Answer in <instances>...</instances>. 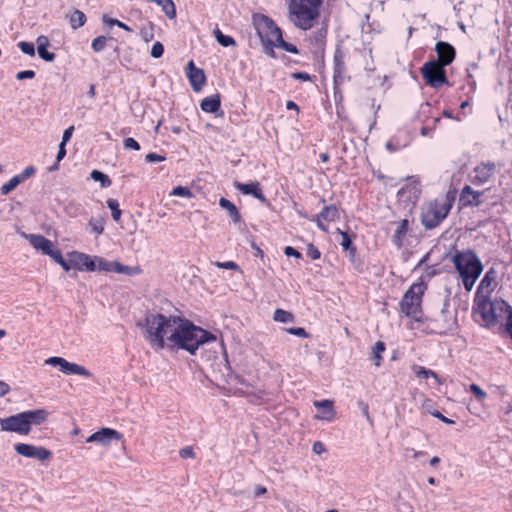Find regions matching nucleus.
I'll use <instances>...</instances> for the list:
<instances>
[{"instance_id":"nucleus-1","label":"nucleus","mask_w":512,"mask_h":512,"mask_svg":"<svg viewBox=\"0 0 512 512\" xmlns=\"http://www.w3.org/2000/svg\"><path fill=\"white\" fill-rule=\"evenodd\" d=\"M216 339L215 334L179 317L174 333L169 337L168 348L171 350H185L189 354L195 355L201 345L214 342Z\"/></svg>"},{"instance_id":"nucleus-2","label":"nucleus","mask_w":512,"mask_h":512,"mask_svg":"<svg viewBox=\"0 0 512 512\" xmlns=\"http://www.w3.org/2000/svg\"><path fill=\"white\" fill-rule=\"evenodd\" d=\"M178 322V316L154 313L148 314L137 326L145 330L144 338L151 348L160 351L169 347V337L174 333Z\"/></svg>"},{"instance_id":"nucleus-3","label":"nucleus","mask_w":512,"mask_h":512,"mask_svg":"<svg viewBox=\"0 0 512 512\" xmlns=\"http://www.w3.org/2000/svg\"><path fill=\"white\" fill-rule=\"evenodd\" d=\"M452 262L466 291H471L483 271V265L472 249L458 251L452 256Z\"/></svg>"},{"instance_id":"nucleus-4","label":"nucleus","mask_w":512,"mask_h":512,"mask_svg":"<svg viewBox=\"0 0 512 512\" xmlns=\"http://www.w3.org/2000/svg\"><path fill=\"white\" fill-rule=\"evenodd\" d=\"M322 3L323 0H291L289 5L290 21L303 30L312 28L315 19L319 16Z\"/></svg>"},{"instance_id":"nucleus-5","label":"nucleus","mask_w":512,"mask_h":512,"mask_svg":"<svg viewBox=\"0 0 512 512\" xmlns=\"http://www.w3.org/2000/svg\"><path fill=\"white\" fill-rule=\"evenodd\" d=\"M509 306L510 305L502 299H476L474 314L480 317L485 327H492L504 321V316L506 312H508Z\"/></svg>"},{"instance_id":"nucleus-6","label":"nucleus","mask_w":512,"mask_h":512,"mask_svg":"<svg viewBox=\"0 0 512 512\" xmlns=\"http://www.w3.org/2000/svg\"><path fill=\"white\" fill-rule=\"evenodd\" d=\"M255 27L263 47V52L269 57L275 58L274 47H276L277 43L282 38L281 29L271 18L265 15L258 18Z\"/></svg>"},{"instance_id":"nucleus-7","label":"nucleus","mask_w":512,"mask_h":512,"mask_svg":"<svg viewBox=\"0 0 512 512\" xmlns=\"http://www.w3.org/2000/svg\"><path fill=\"white\" fill-rule=\"evenodd\" d=\"M426 285L423 282L414 283L405 292L402 300L400 301L401 312L407 317H411L416 321L421 318V304L422 296L426 290Z\"/></svg>"},{"instance_id":"nucleus-8","label":"nucleus","mask_w":512,"mask_h":512,"mask_svg":"<svg viewBox=\"0 0 512 512\" xmlns=\"http://www.w3.org/2000/svg\"><path fill=\"white\" fill-rule=\"evenodd\" d=\"M452 208V202L445 200H435L429 202L422 211L421 222L426 229L436 228L449 214Z\"/></svg>"},{"instance_id":"nucleus-9","label":"nucleus","mask_w":512,"mask_h":512,"mask_svg":"<svg viewBox=\"0 0 512 512\" xmlns=\"http://www.w3.org/2000/svg\"><path fill=\"white\" fill-rule=\"evenodd\" d=\"M421 73L426 84L434 89H439L443 85H450L445 67L435 60L426 62L421 68Z\"/></svg>"},{"instance_id":"nucleus-10","label":"nucleus","mask_w":512,"mask_h":512,"mask_svg":"<svg viewBox=\"0 0 512 512\" xmlns=\"http://www.w3.org/2000/svg\"><path fill=\"white\" fill-rule=\"evenodd\" d=\"M497 172V165L492 161H483L476 165L470 174V181L475 186L488 184Z\"/></svg>"},{"instance_id":"nucleus-11","label":"nucleus","mask_w":512,"mask_h":512,"mask_svg":"<svg viewBox=\"0 0 512 512\" xmlns=\"http://www.w3.org/2000/svg\"><path fill=\"white\" fill-rule=\"evenodd\" d=\"M14 450L18 455L26 458L36 459L40 462L49 461L52 458V452L43 446L17 443L14 445Z\"/></svg>"},{"instance_id":"nucleus-12","label":"nucleus","mask_w":512,"mask_h":512,"mask_svg":"<svg viewBox=\"0 0 512 512\" xmlns=\"http://www.w3.org/2000/svg\"><path fill=\"white\" fill-rule=\"evenodd\" d=\"M344 59L345 52L341 46H337L333 55V82L335 89L350 79L347 74Z\"/></svg>"},{"instance_id":"nucleus-13","label":"nucleus","mask_w":512,"mask_h":512,"mask_svg":"<svg viewBox=\"0 0 512 512\" xmlns=\"http://www.w3.org/2000/svg\"><path fill=\"white\" fill-rule=\"evenodd\" d=\"M0 427L2 431L15 432L21 435L30 433V428L23 412L7 418H0Z\"/></svg>"},{"instance_id":"nucleus-14","label":"nucleus","mask_w":512,"mask_h":512,"mask_svg":"<svg viewBox=\"0 0 512 512\" xmlns=\"http://www.w3.org/2000/svg\"><path fill=\"white\" fill-rule=\"evenodd\" d=\"M122 434L112 428H102L99 431L91 434L87 439V443H97L101 446L107 447L113 441H119Z\"/></svg>"},{"instance_id":"nucleus-15","label":"nucleus","mask_w":512,"mask_h":512,"mask_svg":"<svg viewBox=\"0 0 512 512\" xmlns=\"http://www.w3.org/2000/svg\"><path fill=\"white\" fill-rule=\"evenodd\" d=\"M340 214L339 210L335 205H329L325 206L321 212L316 215L314 218H311V221H315L317 224V227L326 232L328 230L325 223L334 222L339 220Z\"/></svg>"},{"instance_id":"nucleus-16","label":"nucleus","mask_w":512,"mask_h":512,"mask_svg":"<svg viewBox=\"0 0 512 512\" xmlns=\"http://www.w3.org/2000/svg\"><path fill=\"white\" fill-rule=\"evenodd\" d=\"M435 51L438 57L435 61L441 63L444 67L450 65L456 56L455 48L450 43L444 41H438L436 43Z\"/></svg>"},{"instance_id":"nucleus-17","label":"nucleus","mask_w":512,"mask_h":512,"mask_svg":"<svg viewBox=\"0 0 512 512\" xmlns=\"http://www.w3.org/2000/svg\"><path fill=\"white\" fill-rule=\"evenodd\" d=\"M483 192L475 191L471 186L465 185L459 195V201L462 206H480L482 204L481 197Z\"/></svg>"},{"instance_id":"nucleus-18","label":"nucleus","mask_w":512,"mask_h":512,"mask_svg":"<svg viewBox=\"0 0 512 512\" xmlns=\"http://www.w3.org/2000/svg\"><path fill=\"white\" fill-rule=\"evenodd\" d=\"M187 77L194 91L198 92L206 81V77L202 69L197 68L191 60L187 64Z\"/></svg>"},{"instance_id":"nucleus-19","label":"nucleus","mask_w":512,"mask_h":512,"mask_svg":"<svg viewBox=\"0 0 512 512\" xmlns=\"http://www.w3.org/2000/svg\"><path fill=\"white\" fill-rule=\"evenodd\" d=\"M234 187L238 191L242 192L245 195L254 196L256 199L260 200L261 202L266 201V197L264 196V194L261 190L259 182L241 183V182L236 181L234 183Z\"/></svg>"},{"instance_id":"nucleus-20","label":"nucleus","mask_w":512,"mask_h":512,"mask_svg":"<svg viewBox=\"0 0 512 512\" xmlns=\"http://www.w3.org/2000/svg\"><path fill=\"white\" fill-rule=\"evenodd\" d=\"M314 406L318 410V415L316 416L318 419L331 421L335 416V410L333 407V401L331 400H321L315 401Z\"/></svg>"},{"instance_id":"nucleus-21","label":"nucleus","mask_w":512,"mask_h":512,"mask_svg":"<svg viewBox=\"0 0 512 512\" xmlns=\"http://www.w3.org/2000/svg\"><path fill=\"white\" fill-rule=\"evenodd\" d=\"M27 239L33 248L41 251L44 255L49 253V249L53 246V243L49 239L39 234H29Z\"/></svg>"},{"instance_id":"nucleus-22","label":"nucleus","mask_w":512,"mask_h":512,"mask_svg":"<svg viewBox=\"0 0 512 512\" xmlns=\"http://www.w3.org/2000/svg\"><path fill=\"white\" fill-rule=\"evenodd\" d=\"M36 43L39 57L47 62L54 61L55 54L47 50L50 44L48 37L45 35H40L37 37Z\"/></svg>"},{"instance_id":"nucleus-23","label":"nucleus","mask_w":512,"mask_h":512,"mask_svg":"<svg viewBox=\"0 0 512 512\" xmlns=\"http://www.w3.org/2000/svg\"><path fill=\"white\" fill-rule=\"evenodd\" d=\"M24 417L28 422V426L31 429L32 425H41L46 421L48 412L44 409L28 410L23 412Z\"/></svg>"},{"instance_id":"nucleus-24","label":"nucleus","mask_w":512,"mask_h":512,"mask_svg":"<svg viewBox=\"0 0 512 512\" xmlns=\"http://www.w3.org/2000/svg\"><path fill=\"white\" fill-rule=\"evenodd\" d=\"M408 228L409 221L407 219H402L397 223V228L395 229L392 237V242L397 248H401L403 246L404 237L407 234Z\"/></svg>"},{"instance_id":"nucleus-25","label":"nucleus","mask_w":512,"mask_h":512,"mask_svg":"<svg viewBox=\"0 0 512 512\" xmlns=\"http://www.w3.org/2000/svg\"><path fill=\"white\" fill-rule=\"evenodd\" d=\"M221 106V100L219 94H214L202 99L200 108L206 113H216Z\"/></svg>"},{"instance_id":"nucleus-26","label":"nucleus","mask_w":512,"mask_h":512,"mask_svg":"<svg viewBox=\"0 0 512 512\" xmlns=\"http://www.w3.org/2000/svg\"><path fill=\"white\" fill-rule=\"evenodd\" d=\"M219 205L221 208L225 209L233 223H239L241 221V214L238 208L232 203L230 200L221 197L219 200Z\"/></svg>"},{"instance_id":"nucleus-27","label":"nucleus","mask_w":512,"mask_h":512,"mask_svg":"<svg viewBox=\"0 0 512 512\" xmlns=\"http://www.w3.org/2000/svg\"><path fill=\"white\" fill-rule=\"evenodd\" d=\"M420 187L419 183L417 181H413L409 185H407L405 188H402L398 194L401 198H407V200L411 202H415L419 195H420Z\"/></svg>"},{"instance_id":"nucleus-28","label":"nucleus","mask_w":512,"mask_h":512,"mask_svg":"<svg viewBox=\"0 0 512 512\" xmlns=\"http://www.w3.org/2000/svg\"><path fill=\"white\" fill-rule=\"evenodd\" d=\"M86 260H88L87 254H84V253H81L78 251H73V252L69 253V262L77 270H80V271L84 270V265H85Z\"/></svg>"},{"instance_id":"nucleus-29","label":"nucleus","mask_w":512,"mask_h":512,"mask_svg":"<svg viewBox=\"0 0 512 512\" xmlns=\"http://www.w3.org/2000/svg\"><path fill=\"white\" fill-rule=\"evenodd\" d=\"M87 227L90 233L98 237L104 232L105 219L103 217L91 218L87 224Z\"/></svg>"},{"instance_id":"nucleus-30","label":"nucleus","mask_w":512,"mask_h":512,"mask_svg":"<svg viewBox=\"0 0 512 512\" xmlns=\"http://www.w3.org/2000/svg\"><path fill=\"white\" fill-rule=\"evenodd\" d=\"M66 375H81L87 378L92 377V373L87 370L84 366H81L76 363L68 362L66 371Z\"/></svg>"},{"instance_id":"nucleus-31","label":"nucleus","mask_w":512,"mask_h":512,"mask_svg":"<svg viewBox=\"0 0 512 512\" xmlns=\"http://www.w3.org/2000/svg\"><path fill=\"white\" fill-rule=\"evenodd\" d=\"M86 22V15L78 10L75 9L72 11V13L69 15V23L72 27V29H78L82 27Z\"/></svg>"},{"instance_id":"nucleus-32","label":"nucleus","mask_w":512,"mask_h":512,"mask_svg":"<svg viewBox=\"0 0 512 512\" xmlns=\"http://www.w3.org/2000/svg\"><path fill=\"white\" fill-rule=\"evenodd\" d=\"M153 2L161 6L163 12L169 19L176 17V8L172 0H153Z\"/></svg>"},{"instance_id":"nucleus-33","label":"nucleus","mask_w":512,"mask_h":512,"mask_svg":"<svg viewBox=\"0 0 512 512\" xmlns=\"http://www.w3.org/2000/svg\"><path fill=\"white\" fill-rule=\"evenodd\" d=\"M273 319L280 323H292L295 317L291 312L278 308L274 311Z\"/></svg>"},{"instance_id":"nucleus-34","label":"nucleus","mask_w":512,"mask_h":512,"mask_svg":"<svg viewBox=\"0 0 512 512\" xmlns=\"http://www.w3.org/2000/svg\"><path fill=\"white\" fill-rule=\"evenodd\" d=\"M413 369H414V372L417 377L424 378V379L432 377L435 379L437 384H441V381H440L438 375L434 371L426 369L425 367H422V366H414Z\"/></svg>"},{"instance_id":"nucleus-35","label":"nucleus","mask_w":512,"mask_h":512,"mask_svg":"<svg viewBox=\"0 0 512 512\" xmlns=\"http://www.w3.org/2000/svg\"><path fill=\"white\" fill-rule=\"evenodd\" d=\"M108 208L111 210L112 219L115 222H119L121 219L122 211L119 208V202L116 199L109 198L106 201Z\"/></svg>"},{"instance_id":"nucleus-36","label":"nucleus","mask_w":512,"mask_h":512,"mask_svg":"<svg viewBox=\"0 0 512 512\" xmlns=\"http://www.w3.org/2000/svg\"><path fill=\"white\" fill-rule=\"evenodd\" d=\"M90 177L94 181L100 182V186L102 188H108L112 184V181L110 180V178L106 174H104L103 172H101L99 170H93L90 174Z\"/></svg>"},{"instance_id":"nucleus-37","label":"nucleus","mask_w":512,"mask_h":512,"mask_svg":"<svg viewBox=\"0 0 512 512\" xmlns=\"http://www.w3.org/2000/svg\"><path fill=\"white\" fill-rule=\"evenodd\" d=\"M68 362L66 359L59 356H52L45 360L46 365L59 367V370L65 374Z\"/></svg>"},{"instance_id":"nucleus-38","label":"nucleus","mask_w":512,"mask_h":512,"mask_svg":"<svg viewBox=\"0 0 512 512\" xmlns=\"http://www.w3.org/2000/svg\"><path fill=\"white\" fill-rule=\"evenodd\" d=\"M214 36L217 42L223 47H229L236 44L234 38L228 35H224L218 28L214 30Z\"/></svg>"},{"instance_id":"nucleus-39","label":"nucleus","mask_w":512,"mask_h":512,"mask_svg":"<svg viewBox=\"0 0 512 512\" xmlns=\"http://www.w3.org/2000/svg\"><path fill=\"white\" fill-rule=\"evenodd\" d=\"M384 351L385 344L382 341H377L372 349V359L376 366H380Z\"/></svg>"},{"instance_id":"nucleus-40","label":"nucleus","mask_w":512,"mask_h":512,"mask_svg":"<svg viewBox=\"0 0 512 512\" xmlns=\"http://www.w3.org/2000/svg\"><path fill=\"white\" fill-rule=\"evenodd\" d=\"M341 237H342V240L340 242V245L342 246V248L345 250V251H349L352 255L355 254V247L353 246V243H352V238L351 236L347 233V232H343L341 231L340 229H338Z\"/></svg>"},{"instance_id":"nucleus-41","label":"nucleus","mask_w":512,"mask_h":512,"mask_svg":"<svg viewBox=\"0 0 512 512\" xmlns=\"http://www.w3.org/2000/svg\"><path fill=\"white\" fill-rule=\"evenodd\" d=\"M113 270L117 273L126 274V275H135L139 273L140 269L138 267H131L127 265L120 264L115 262L113 265Z\"/></svg>"},{"instance_id":"nucleus-42","label":"nucleus","mask_w":512,"mask_h":512,"mask_svg":"<svg viewBox=\"0 0 512 512\" xmlns=\"http://www.w3.org/2000/svg\"><path fill=\"white\" fill-rule=\"evenodd\" d=\"M496 278H497V272L494 271L493 269H490L489 271L486 272L485 276L481 280L480 288H488L493 283L496 284Z\"/></svg>"},{"instance_id":"nucleus-43","label":"nucleus","mask_w":512,"mask_h":512,"mask_svg":"<svg viewBox=\"0 0 512 512\" xmlns=\"http://www.w3.org/2000/svg\"><path fill=\"white\" fill-rule=\"evenodd\" d=\"M19 184V179L13 176L7 183L3 184L0 188L2 195H8L11 191H13Z\"/></svg>"},{"instance_id":"nucleus-44","label":"nucleus","mask_w":512,"mask_h":512,"mask_svg":"<svg viewBox=\"0 0 512 512\" xmlns=\"http://www.w3.org/2000/svg\"><path fill=\"white\" fill-rule=\"evenodd\" d=\"M107 38L105 36H98L93 39L91 47L94 52L99 53L103 51L106 47Z\"/></svg>"},{"instance_id":"nucleus-45","label":"nucleus","mask_w":512,"mask_h":512,"mask_svg":"<svg viewBox=\"0 0 512 512\" xmlns=\"http://www.w3.org/2000/svg\"><path fill=\"white\" fill-rule=\"evenodd\" d=\"M17 46L24 54H27L29 56L35 55V47L33 43L21 41L17 44Z\"/></svg>"},{"instance_id":"nucleus-46","label":"nucleus","mask_w":512,"mask_h":512,"mask_svg":"<svg viewBox=\"0 0 512 512\" xmlns=\"http://www.w3.org/2000/svg\"><path fill=\"white\" fill-rule=\"evenodd\" d=\"M171 195L190 198V197H192V192L187 187L177 186V187L173 188Z\"/></svg>"},{"instance_id":"nucleus-47","label":"nucleus","mask_w":512,"mask_h":512,"mask_svg":"<svg viewBox=\"0 0 512 512\" xmlns=\"http://www.w3.org/2000/svg\"><path fill=\"white\" fill-rule=\"evenodd\" d=\"M96 260V266L98 271H111L113 270L114 263H110L105 261L101 257H95Z\"/></svg>"},{"instance_id":"nucleus-48","label":"nucleus","mask_w":512,"mask_h":512,"mask_svg":"<svg viewBox=\"0 0 512 512\" xmlns=\"http://www.w3.org/2000/svg\"><path fill=\"white\" fill-rule=\"evenodd\" d=\"M35 172L36 169L33 166H28L20 174L15 175V177L19 179L20 183H22L29 177L33 176Z\"/></svg>"},{"instance_id":"nucleus-49","label":"nucleus","mask_w":512,"mask_h":512,"mask_svg":"<svg viewBox=\"0 0 512 512\" xmlns=\"http://www.w3.org/2000/svg\"><path fill=\"white\" fill-rule=\"evenodd\" d=\"M164 53V46L159 41L155 42L151 48V56L153 58H160Z\"/></svg>"},{"instance_id":"nucleus-50","label":"nucleus","mask_w":512,"mask_h":512,"mask_svg":"<svg viewBox=\"0 0 512 512\" xmlns=\"http://www.w3.org/2000/svg\"><path fill=\"white\" fill-rule=\"evenodd\" d=\"M278 47H281L282 49H284L285 51L287 52H290V53H293V54H297L298 53V49L295 45L291 44V43H288L286 42L283 37L281 38V40L277 43Z\"/></svg>"},{"instance_id":"nucleus-51","label":"nucleus","mask_w":512,"mask_h":512,"mask_svg":"<svg viewBox=\"0 0 512 512\" xmlns=\"http://www.w3.org/2000/svg\"><path fill=\"white\" fill-rule=\"evenodd\" d=\"M286 331L291 335H295V336H298L301 338L309 337V334L307 333V331L302 327L287 328Z\"/></svg>"},{"instance_id":"nucleus-52","label":"nucleus","mask_w":512,"mask_h":512,"mask_svg":"<svg viewBox=\"0 0 512 512\" xmlns=\"http://www.w3.org/2000/svg\"><path fill=\"white\" fill-rule=\"evenodd\" d=\"M123 146H124L125 149H132V150H135V151L140 150L139 143L134 138H131V137H128V138L124 139Z\"/></svg>"},{"instance_id":"nucleus-53","label":"nucleus","mask_w":512,"mask_h":512,"mask_svg":"<svg viewBox=\"0 0 512 512\" xmlns=\"http://www.w3.org/2000/svg\"><path fill=\"white\" fill-rule=\"evenodd\" d=\"M470 390L479 400H482L487 396V393L477 384H471Z\"/></svg>"},{"instance_id":"nucleus-54","label":"nucleus","mask_w":512,"mask_h":512,"mask_svg":"<svg viewBox=\"0 0 512 512\" xmlns=\"http://www.w3.org/2000/svg\"><path fill=\"white\" fill-rule=\"evenodd\" d=\"M307 256H309L312 260H317L321 257V253L315 245L309 244L307 246Z\"/></svg>"},{"instance_id":"nucleus-55","label":"nucleus","mask_w":512,"mask_h":512,"mask_svg":"<svg viewBox=\"0 0 512 512\" xmlns=\"http://www.w3.org/2000/svg\"><path fill=\"white\" fill-rule=\"evenodd\" d=\"M504 320L506 321V330L512 339V307L509 306L508 312H506L504 316Z\"/></svg>"},{"instance_id":"nucleus-56","label":"nucleus","mask_w":512,"mask_h":512,"mask_svg":"<svg viewBox=\"0 0 512 512\" xmlns=\"http://www.w3.org/2000/svg\"><path fill=\"white\" fill-rule=\"evenodd\" d=\"M166 158L165 156L163 155H160V154H157V153H154V152H151V153H148L146 156H145V160L149 163H156V162H162L164 161Z\"/></svg>"},{"instance_id":"nucleus-57","label":"nucleus","mask_w":512,"mask_h":512,"mask_svg":"<svg viewBox=\"0 0 512 512\" xmlns=\"http://www.w3.org/2000/svg\"><path fill=\"white\" fill-rule=\"evenodd\" d=\"M179 455L182 459L194 458L195 453L191 446H186L179 451Z\"/></svg>"},{"instance_id":"nucleus-58","label":"nucleus","mask_w":512,"mask_h":512,"mask_svg":"<svg viewBox=\"0 0 512 512\" xmlns=\"http://www.w3.org/2000/svg\"><path fill=\"white\" fill-rule=\"evenodd\" d=\"M47 256L51 257L56 263H59L64 257L59 249H54L53 246L49 249Z\"/></svg>"},{"instance_id":"nucleus-59","label":"nucleus","mask_w":512,"mask_h":512,"mask_svg":"<svg viewBox=\"0 0 512 512\" xmlns=\"http://www.w3.org/2000/svg\"><path fill=\"white\" fill-rule=\"evenodd\" d=\"M34 77L35 72L33 70H23L16 74L17 80L33 79Z\"/></svg>"},{"instance_id":"nucleus-60","label":"nucleus","mask_w":512,"mask_h":512,"mask_svg":"<svg viewBox=\"0 0 512 512\" xmlns=\"http://www.w3.org/2000/svg\"><path fill=\"white\" fill-rule=\"evenodd\" d=\"M215 265L222 269L238 270L239 266L233 261L216 262Z\"/></svg>"},{"instance_id":"nucleus-61","label":"nucleus","mask_w":512,"mask_h":512,"mask_svg":"<svg viewBox=\"0 0 512 512\" xmlns=\"http://www.w3.org/2000/svg\"><path fill=\"white\" fill-rule=\"evenodd\" d=\"M284 253L287 257H295L298 259L302 257L301 253L292 246L285 247Z\"/></svg>"},{"instance_id":"nucleus-62","label":"nucleus","mask_w":512,"mask_h":512,"mask_svg":"<svg viewBox=\"0 0 512 512\" xmlns=\"http://www.w3.org/2000/svg\"><path fill=\"white\" fill-rule=\"evenodd\" d=\"M84 270H86V271H91V272H92V271H96V270H97L95 257H94V258H91V257L88 255V260H86V262H85Z\"/></svg>"},{"instance_id":"nucleus-63","label":"nucleus","mask_w":512,"mask_h":512,"mask_svg":"<svg viewBox=\"0 0 512 512\" xmlns=\"http://www.w3.org/2000/svg\"><path fill=\"white\" fill-rule=\"evenodd\" d=\"M431 415L438 418L439 420H441L442 422L446 423V424H449V425H452L454 424L455 422L447 417H445L443 414H441L439 411H433L431 412Z\"/></svg>"},{"instance_id":"nucleus-64","label":"nucleus","mask_w":512,"mask_h":512,"mask_svg":"<svg viewBox=\"0 0 512 512\" xmlns=\"http://www.w3.org/2000/svg\"><path fill=\"white\" fill-rule=\"evenodd\" d=\"M73 131H74V126H70V127H68V128L64 131V133H63L61 143L66 144V143L70 140V138H71V136H72V134H73Z\"/></svg>"}]
</instances>
